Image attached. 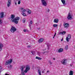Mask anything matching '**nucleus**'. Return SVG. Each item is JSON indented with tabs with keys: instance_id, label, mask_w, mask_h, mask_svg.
<instances>
[{
	"instance_id": "obj_34",
	"label": "nucleus",
	"mask_w": 75,
	"mask_h": 75,
	"mask_svg": "<svg viewBox=\"0 0 75 75\" xmlns=\"http://www.w3.org/2000/svg\"><path fill=\"white\" fill-rule=\"evenodd\" d=\"M27 47H28V48H30V47H31V46L30 45L29 46H27Z\"/></svg>"
},
{
	"instance_id": "obj_8",
	"label": "nucleus",
	"mask_w": 75,
	"mask_h": 75,
	"mask_svg": "<svg viewBox=\"0 0 75 75\" xmlns=\"http://www.w3.org/2000/svg\"><path fill=\"white\" fill-rule=\"evenodd\" d=\"M11 0H8L7 4V6L8 7H10V6H11Z\"/></svg>"
},
{
	"instance_id": "obj_22",
	"label": "nucleus",
	"mask_w": 75,
	"mask_h": 75,
	"mask_svg": "<svg viewBox=\"0 0 75 75\" xmlns=\"http://www.w3.org/2000/svg\"><path fill=\"white\" fill-rule=\"evenodd\" d=\"M38 73L39 75H41V71L39 69L38 70Z\"/></svg>"
},
{
	"instance_id": "obj_1",
	"label": "nucleus",
	"mask_w": 75,
	"mask_h": 75,
	"mask_svg": "<svg viewBox=\"0 0 75 75\" xmlns=\"http://www.w3.org/2000/svg\"><path fill=\"white\" fill-rule=\"evenodd\" d=\"M11 20H12L13 22H14V23H15L16 24H18V20H19L20 19V18L19 17H17L16 18H15L14 15H11Z\"/></svg>"
},
{
	"instance_id": "obj_23",
	"label": "nucleus",
	"mask_w": 75,
	"mask_h": 75,
	"mask_svg": "<svg viewBox=\"0 0 75 75\" xmlns=\"http://www.w3.org/2000/svg\"><path fill=\"white\" fill-rule=\"evenodd\" d=\"M21 14L23 16H26V14H25V13H24V12H22Z\"/></svg>"
},
{
	"instance_id": "obj_13",
	"label": "nucleus",
	"mask_w": 75,
	"mask_h": 75,
	"mask_svg": "<svg viewBox=\"0 0 75 75\" xmlns=\"http://www.w3.org/2000/svg\"><path fill=\"white\" fill-rule=\"evenodd\" d=\"M3 47V44L0 43V51H1Z\"/></svg>"
},
{
	"instance_id": "obj_32",
	"label": "nucleus",
	"mask_w": 75,
	"mask_h": 75,
	"mask_svg": "<svg viewBox=\"0 0 75 75\" xmlns=\"http://www.w3.org/2000/svg\"><path fill=\"white\" fill-rule=\"evenodd\" d=\"M30 23L31 24H32L33 22H32V21L31 20L30 21Z\"/></svg>"
},
{
	"instance_id": "obj_27",
	"label": "nucleus",
	"mask_w": 75,
	"mask_h": 75,
	"mask_svg": "<svg viewBox=\"0 0 75 75\" xmlns=\"http://www.w3.org/2000/svg\"><path fill=\"white\" fill-rule=\"evenodd\" d=\"M28 14H31V11L30 10H29L27 12Z\"/></svg>"
},
{
	"instance_id": "obj_2",
	"label": "nucleus",
	"mask_w": 75,
	"mask_h": 75,
	"mask_svg": "<svg viewBox=\"0 0 75 75\" xmlns=\"http://www.w3.org/2000/svg\"><path fill=\"white\" fill-rule=\"evenodd\" d=\"M12 62H13V60L12 59H9L5 62V65H10V64H11Z\"/></svg>"
},
{
	"instance_id": "obj_17",
	"label": "nucleus",
	"mask_w": 75,
	"mask_h": 75,
	"mask_svg": "<svg viewBox=\"0 0 75 75\" xmlns=\"http://www.w3.org/2000/svg\"><path fill=\"white\" fill-rule=\"evenodd\" d=\"M54 22L57 23L58 22V19H54Z\"/></svg>"
},
{
	"instance_id": "obj_29",
	"label": "nucleus",
	"mask_w": 75,
	"mask_h": 75,
	"mask_svg": "<svg viewBox=\"0 0 75 75\" xmlns=\"http://www.w3.org/2000/svg\"><path fill=\"white\" fill-rule=\"evenodd\" d=\"M19 1L18 2V4H20V3H21V1Z\"/></svg>"
},
{
	"instance_id": "obj_40",
	"label": "nucleus",
	"mask_w": 75,
	"mask_h": 75,
	"mask_svg": "<svg viewBox=\"0 0 75 75\" xmlns=\"http://www.w3.org/2000/svg\"><path fill=\"white\" fill-rule=\"evenodd\" d=\"M56 35V33H55V34L54 35V37H55V36Z\"/></svg>"
},
{
	"instance_id": "obj_19",
	"label": "nucleus",
	"mask_w": 75,
	"mask_h": 75,
	"mask_svg": "<svg viewBox=\"0 0 75 75\" xmlns=\"http://www.w3.org/2000/svg\"><path fill=\"white\" fill-rule=\"evenodd\" d=\"M69 75H73L74 74L73 73V71H70L69 73Z\"/></svg>"
},
{
	"instance_id": "obj_26",
	"label": "nucleus",
	"mask_w": 75,
	"mask_h": 75,
	"mask_svg": "<svg viewBox=\"0 0 75 75\" xmlns=\"http://www.w3.org/2000/svg\"><path fill=\"white\" fill-rule=\"evenodd\" d=\"M31 52L32 53V54H33V55H34L35 54V52L34 51Z\"/></svg>"
},
{
	"instance_id": "obj_11",
	"label": "nucleus",
	"mask_w": 75,
	"mask_h": 75,
	"mask_svg": "<svg viewBox=\"0 0 75 75\" xmlns=\"http://www.w3.org/2000/svg\"><path fill=\"white\" fill-rule=\"evenodd\" d=\"M4 18V12H0V18Z\"/></svg>"
},
{
	"instance_id": "obj_18",
	"label": "nucleus",
	"mask_w": 75,
	"mask_h": 75,
	"mask_svg": "<svg viewBox=\"0 0 75 75\" xmlns=\"http://www.w3.org/2000/svg\"><path fill=\"white\" fill-rule=\"evenodd\" d=\"M58 51H59V52H61L63 51V49L62 48H60L58 50Z\"/></svg>"
},
{
	"instance_id": "obj_6",
	"label": "nucleus",
	"mask_w": 75,
	"mask_h": 75,
	"mask_svg": "<svg viewBox=\"0 0 75 75\" xmlns=\"http://www.w3.org/2000/svg\"><path fill=\"white\" fill-rule=\"evenodd\" d=\"M42 4L44 6H47V2L45 0H41Z\"/></svg>"
},
{
	"instance_id": "obj_4",
	"label": "nucleus",
	"mask_w": 75,
	"mask_h": 75,
	"mask_svg": "<svg viewBox=\"0 0 75 75\" xmlns=\"http://www.w3.org/2000/svg\"><path fill=\"white\" fill-rule=\"evenodd\" d=\"M25 68V65H22L20 67V69L21 70V73H25L24 71V69Z\"/></svg>"
},
{
	"instance_id": "obj_31",
	"label": "nucleus",
	"mask_w": 75,
	"mask_h": 75,
	"mask_svg": "<svg viewBox=\"0 0 75 75\" xmlns=\"http://www.w3.org/2000/svg\"><path fill=\"white\" fill-rule=\"evenodd\" d=\"M23 31H24V32H26V31H27V29H24L23 30Z\"/></svg>"
},
{
	"instance_id": "obj_7",
	"label": "nucleus",
	"mask_w": 75,
	"mask_h": 75,
	"mask_svg": "<svg viewBox=\"0 0 75 75\" xmlns=\"http://www.w3.org/2000/svg\"><path fill=\"white\" fill-rule=\"evenodd\" d=\"M16 31V28L15 27L12 26L11 29V31L12 33H14Z\"/></svg>"
},
{
	"instance_id": "obj_36",
	"label": "nucleus",
	"mask_w": 75,
	"mask_h": 75,
	"mask_svg": "<svg viewBox=\"0 0 75 75\" xmlns=\"http://www.w3.org/2000/svg\"><path fill=\"white\" fill-rule=\"evenodd\" d=\"M49 62L50 64H52V63L51 62V61H50Z\"/></svg>"
},
{
	"instance_id": "obj_37",
	"label": "nucleus",
	"mask_w": 75,
	"mask_h": 75,
	"mask_svg": "<svg viewBox=\"0 0 75 75\" xmlns=\"http://www.w3.org/2000/svg\"><path fill=\"white\" fill-rule=\"evenodd\" d=\"M42 73H44V71H42Z\"/></svg>"
},
{
	"instance_id": "obj_9",
	"label": "nucleus",
	"mask_w": 75,
	"mask_h": 75,
	"mask_svg": "<svg viewBox=\"0 0 75 75\" xmlns=\"http://www.w3.org/2000/svg\"><path fill=\"white\" fill-rule=\"evenodd\" d=\"M70 38H71V35L70 34L68 35L67 36V37L66 38V40L67 41V42H69V40Z\"/></svg>"
},
{
	"instance_id": "obj_25",
	"label": "nucleus",
	"mask_w": 75,
	"mask_h": 75,
	"mask_svg": "<svg viewBox=\"0 0 75 75\" xmlns=\"http://www.w3.org/2000/svg\"><path fill=\"white\" fill-rule=\"evenodd\" d=\"M53 27H57V26H58V25L54 24L53 25Z\"/></svg>"
},
{
	"instance_id": "obj_21",
	"label": "nucleus",
	"mask_w": 75,
	"mask_h": 75,
	"mask_svg": "<svg viewBox=\"0 0 75 75\" xmlns=\"http://www.w3.org/2000/svg\"><path fill=\"white\" fill-rule=\"evenodd\" d=\"M35 59H38V60H41V58L37 56L36 57Z\"/></svg>"
},
{
	"instance_id": "obj_14",
	"label": "nucleus",
	"mask_w": 75,
	"mask_h": 75,
	"mask_svg": "<svg viewBox=\"0 0 75 75\" xmlns=\"http://www.w3.org/2000/svg\"><path fill=\"white\" fill-rule=\"evenodd\" d=\"M20 11L21 12H25V9L23 8H21L20 9Z\"/></svg>"
},
{
	"instance_id": "obj_3",
	"label": "nucleus",
	"mask_w": 75,
	"mask_h": 75,
	"mask_svg": "<svg viewBox=\"0 0 75 75\" xmlns=\"http://www.w3.org/2000/svg\"><path fill=\"white\" fill-rule=\"evenodd\" d=\"M30 66L28 65H27L26 67L25 70L24 71V72L25 73H27L28 71H30Z\"/></svg>"
},
{
	"instance_id": "obj_12",
	"label": "nucleus",
	"mask_w": 75,
	"mask_h": 75,
	"mask_svg": "<svg viewBox=\"0 0 75 75\" xmlns=\"http://www.w3.org/2000/svg\"><path fill=\"white\" fill-rule=\"evenodd\" d=\"M44 39L43 38H41L40 39V40H38V42L39 43H41V42H43V41L44 40Z\"/></svg>"
},
{
	"instance_id": "obj_47",
	"label": "nucleus",
	"mask_w": 75,
	"mask_h": 75,
	"mask_svg": "<svg viewBox=\"0 0 75 75\" xmlns=\"http://www.w3.org/2000/svg\"><path fill=\"white\" fill-rule=\"evenodd\" d=\"M55 37V36H54V37H53V38H54V37Z\"/></svg>"
},
{
	"instance_id": "obj_49",
	"label": "nucleus",
	"mask_w": 75,
	"mask_h": 75,
	"mask_svg": "<svg viewBox=\"0 0 75 75\" xmlns=\"http://www.w3.org/2000/svg\"><path fill=\"white\" fill-rule=\"evenodd\" d=\"M38 30H40V28H38Z\"/></svg>"
},
{
	"instance_id": "obj_33",
	"label": "nucleus",
	"mask_w": 75,
	"mask_h": 75,
	"mask_svg": "<svg viewBox=\"0 0 75 75\" xmlns=\"http://www.w3.org/2000/svg\"><path fill=\"white\" fill-rule=\"evenodd\" d=\"M2 23V21L0 19V24H1Z\"/></svg>"
},
{
	"instance_id": "obj_35",
	"label": "nucleus",
	"mask_w": 75,
	"mask_h": 75,
	"mask_svg": "<svg viewBox=\"0 0 75 75\" xmlns=\"http://www.w3.org/2000/svg\"><path fill=\"white\" fill-rule=\"evenodd\" d=\"M23 23H25V20H23Z\"/></svg>"
},
{
	"instance_id": "obj_5",
	"label": "nucleus",
	"mask_w": 75,
	"mask_h": 75,
	"mask_svg": "<svg viewBox=\"0 0 75 75\" xmlns=\"http://www.w3.org/2000/svg\"><path fill=\"white\" fill-rule=\"evenodd\" d=\"M72 15H71L70 12H69L68 14V16L67 17L68 20H72Z\"/></svg>"
},
{
	"instance_id": "obj_50",
	"label": "nucleus",
	"mask_w": 75,
	"mask_h": 75,
	"mask_svg": "<svg viewBox=\"0 0 75 75\" xmlns=\"http://www.w3.org/2000/svg\"><path fill=\"white\" fill-rule=\"evenodd\" d=\"M47 46V47H48V46Z\"/></svg>"
},
{
	"instance_id": "obj_41",
	"label": "nucleus",
	"mask_w": 75,
	"mask_h": 75,
	"mask_svg": "<svg viewBox=\"0 0 75 75\" xmlns=\"http://www.w3.org/2000/svg\"><path fill=\"white\" fill-rule=\"evenodd\" d=\"M48 72H49V71H47V73H48Z\"/></svg>"
},
{
	"instance_id": "obj_39",
	"label": "nucleus",
	"mask_w": 75,
	"mask_h": 75,
	"mask_svg": "<svg viewBox=\"0 0 75 75\" xmlns=\"http://www.w3.org/2000/svg\"><path fill=\"white\" fill-rule=\"evenodd\" d=\"M48 11H47L48 12H49V11H50V9H48Z\"/></svg>"
},
{
	"instance_id": "obj_46",
	"label": "nucleus",
	"mask_w": 75,
	"mask_h": 75,
	"mask_svg": "<svg viewBox=\"0 0 75 75\" xmlns=\"http://www.w3.org/2000/svg\"><path fill=\"white\" fill-rule=\"evenodd\" d=\"M53 59L54 60H55V58H53Z\"/></svg>"
},
{
	"instance_id": "obj_24",
	"label": "nucleus",
	"mask_w": 75,
	"mask_h": 75,
	"mask_svg": "<svg viewBox=\"0 0 75 75\" xmlns=\"http://www.w3.org/2000/svg\"><path fill=\"white\" fill-rule=\"evenodd\" d=\"M12 67H13V66H12V65H8V67L9 68H11Z\"/></svg>"
},
{
	"instance_id": "obj_10",
	"label": "nucleus",
	"mask_w": 75,
	"mask_h": 75,
	"mask_svg": "<svg viewBox=\"0 0 75 75\" xmlns=\"http://www.w3.org/2000/svg\"><path fill=\"white\" fill-rule=\"evenodd\" d=\"M67 59H64L62 61V63L63 65H66L67 64Z\"/></svg>"
},
{
	"instance_id": "obj_44",
	"label": "nucleus",
	"mask_w": 75,
	"mask_h": 75,
	"mask_svg": "<svg viewBox=\"0 0 75 75\" xmlns=\"http://www.w3.org/2000/svg\"><path fill=\"white\" fill-rule=\"evenodd\" d=\"M15 4H16H16H17V2H15Z\"/></svg>"
},
{
	"instance_id": "obj_38",
	"label": "nucleus",
	"mask_w": 75,
	"mask_h": 75,
	"mask_svg": "<svg viewBox=\"0 0 75 75\" xmlns=\"http://www.w3.org/2000/svg\"><path fill=\"white\" fill-rule=\"evenodd\" d=\"M70 67H72V65L71 64H70Z\"/></svg>"
},
{
	"instance_id": "obj_20",
	"label": "nucleus",
	"mask_w": 75,
	"mask_h": 75,
	"mask_svg": "<svg viewBox=\"0 0 75 75\" xmlns=\"http://www.w3.org/2000/svg\"><path fill=\"white\" fill-rule=\"evenodd\" d=\"M66 33V32L65 31L62 32H60V34H61L62 35H64V34Z\"/></svg>"
},
{
	"instance_id": "obj_16",
	"label": "nucleus",
	"mask_w": 75,
	"mask_h": 75,
	"mask_svg": "<svg viewBox=\"0 0 75 75\" xmlns=\"http://www.w3.org/2000/svg\"><path fill=\"white\" fill-rule=\"evenodd\" d=\"M62 3L63 4V6H65L66 4L65 3V0H61Z\"/></svg>"
},
{
	"instance_id": "obj_43",
	"label": "nucleus",
	"mask_w": 75,
	"mask_h": 75,
	"mask_svg": "<svg viewBox=\"0 0 75 75\" xmlns=\"http://www.w3.org/2000/svg\"><path fill=\"white\" fill-rule=\"evenodd\" d=\"M63 41V39H62L61 40V41Z\"/></svg>"
},
{
	"instance_id": "obj_48",
	"label": "nucleus",
	"mask_w": 75,
	"mask_h": 75,
	"mask_svg": "<svg viewBox=\"0 0 75 75\" xmlns=\"http://www.w3.org/2000/svg\"><path fill=\"white\" fill-rule=\"evenodd\" d=\"M45 52H43V54H45Z\"/></svg>"
},
{
	"instance_id": "obj_45",
	"label": "nucleus",
	"mask_w": 75,
	"mask_h": 75,
	"mask_svg": "<svg viewBox=\"0 0 75 75\" xmlns=\"http://www.w3.org/2000/svg\"><path fill=\"white\" fill-rule=\"evenodd\" d=\"M5 75H9L8 74H5Z\"/></svg>"
},
{
	"instance_id": "obj_28",
	"label": "nucleus",
	"mask_w": 75,
	"mask_h": 75,
	"mask_svg": "<svg viewBox=\"0 0 75 75\" xmlns=\"http://www.w3.org/2000/svg\"><path fill=\"white\" fill-rule=\"evenodd\" d=\"M68 45H67L65 47V50H68Z\"/></svg>"
},
{
	"instance_id": "obj_30",
	"label": "nucleus",
	"mask_w": 75,
	"mask_h": 75,
	"mask_svg": "<svg viewBox=\"0 0 75 75\" xmlns=\"http://www.w3.org/2000/svg\"><path fill=\"white\" fill-rule=\"evenodd\" d=\"M29 10V9L27 8L26 9H25V11H27V12H28V11Z\"/></svg>"
},
{
	"instance_id": "obj_42",
	"label": "nucleus",
	"mask_w": 75,
	"mask_h": 75,
	"mask_svg": "<svg viewBox=\"0 0 75 75\" xmlns=\"http://www.w3.org/2000/svg\"><path fill=\"white\" fill-rule=\"evenodd\" d=\"M17 1H21V0H16Z\"/></svg>"
},
{
	"instance_id": "obj_15",
	"label": "nucleus",
	"mask_w": 75,
	"mask_h": 75,
	"mask_svg": "<svg viewBox=\"0 0 75 75\" xmlns=\"http://www.w3.org/2000/svg\"><path fill=\"white\" fill-rule=\"evenodd\" d=\"M69 27V25L68 23H65L64 25V28H68Z\"/></svg>"
}]
</instances>
